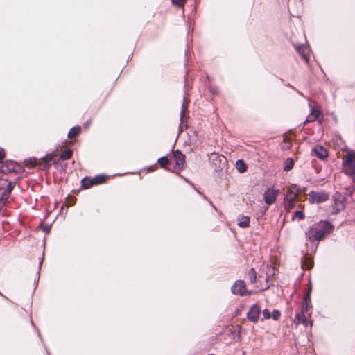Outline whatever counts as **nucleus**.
I'll return each mask as SVG.
<instances>
[{
	"label": "nucleus",
	"mask_w": 355,
	"mask_h": 355,
	"mask_svg": "<svg viewBox=\"0 0 355 355\" xmlns=\"http://www.w3.org/2000/svg\"><path fill=\"white\" fill-rule=\"evenodd\" d=\"M334 230V226L326 220H321L313 224L305 232L306 239V248H310V252H316L318 242L324 239L327 234H330Z\"/></svg>",
	"instance_id": "obj_1"
},
{
	"label": "nucleus",
	"mask_w": 355,
	"mask_h": 355,
	"mask_svg": "<svg viewBox=\"0 0 355 355\" xmlns=\"http://www.w3.org/2000/svg\"><path fill=\"white\" fill-rule=\"evenodd\" d=\"M343 172L349 175L353 176L355 175V151L349 150L345 155L343 162Z\"/></svg>",
	"instance_id": "obj_2"
},
{
	"label": "nucleus",
	"mask_w": 355,
	"mask_h": 355,
	"mask_svg": "<svg viewBox=\"0 0 355 355\" xmlns=\"http://www.w3.org/2000/svg\"><path fill=\"white\" fill-rule=\"evenodd\" d=\"M309 200L312 204H319L326 202L329 200V195L326 191H311L309 194Z\"/></svg>",
	"instance_id": "obj_3"
},
{
	"label": "nucleus",
	"mask_w": 355,
	"mask_h": 355,
	"mask_svg": "<svg viewBox=\"0 0 355 355\" xmlns=\"http://www.w3.org/2000/svg\"><path fill=\"white\" fill-rule=\"evenodd\" d=\"M231 291L234 295L241 296H246L252 294L251 291H248L245 288V283L242 280H237L231 287Z\"/></svg>",
	"instance_id": "obj_4"
},
{
	"label": "nucleus",
	"mask_w": 355,
	"mask_h": 355,
	"mask_svg": "<svg viewBox=\"0 0 355 355\" xmlns=\"http://www.w3.org/2000/svg\"><path fill=\"white\" fill-rule=\"evenodd\" d=\"M16 185L15 182H9L7 184L6 188L4 189L3 193L0 196V205L2 207L6 206L8 202V200L10 197L11 193Z\"/></svg>",
	"instance_id": "obj_5"
},
{
	"label": "nucleus",
	"mask_w": 355,
	"mask_h": 355,
	"mask_svg": "<svg viewBox=\"0 0 355 355\" xmlns=\"http://www.w3.org/2000/svg\"><path fill=\"white\" fill-rule=\"evenodd\" d=\"M57 156L55 152H53L50 154L46 155L44 157L41 159L39 162L40 167L42 169H49L51 166L52 162L55 164V161L54 160L55 157Z\"/></svg>",
	"instance_id": "obj_6"
},
{
	"label": "nucleus",
	"mask_w": 355,
	"mask_h": 355,
	"mask_svg": "<svg viewBox=\"0 0 355 355\" xmlns=\"http://www.w3.org/2000/svg\"><path fill=\"white\" fill-rule=\"evenodd\" d=\"M279 191L274 189H268L263 193V199L266 204L271 205L274 203L278 196Z\"/></svg>",
	"instance_id": "obj_7"
},
{
	"label": "nucleus",
	"mask_w": 355,
	"mask_h": 355,
	"mask_svg": "<svg viewBox=\"0 0 355 355\" xmlns=\"http://www.w3.org/2000/svg\"><path fill=\"white\" fill-rule=\"evenodd\" d=\"M260 313V307L257 304H253L247 313V318L250 321L256 322L259 319Z\"/></svg>",
	"instance_id": "obj_8"
},
{
	"label": "nucleus",
	"mask_w": 355,
	"mask_h": 355,
	"mask_svg": "<svg viewBox=\"0 0 355 355\" xmlns=\"http://www.w3.org/2000/svg\"><path fill=\"white\" fill-rule=\"evenodd\" d=\"M297 194L293 192L291 189H288L287 193L284 198L285 201V208L286 209H291L295 206V200L296 198Z\"/></svg>",
	"instance_id": "obj_9"
},
{
	"label": "nucleus",
	"mask_w": 355,
	"mask_h": 355,
	"mask_svg": "<svg viewBox=\"0 0 355 355\" xmlns=\"http://www.w3.org/2000/svg\"><path fill=\"white\" fill-rule=\"evenodd\" d=\"M294 47L295 48L297 53L302 56V59L308 62L309 58L310 49L308 46L305 45H297L294 44Z\"/></svg>",
	"instance_id": "obj_10"
},
{
	"label": "nucleus",
	"mask_w": 355,
	"mask_h": 355,
	"mask_svg": "<svg viewBox=\"0 0 355 355\" xmlns=\"http://www.w3.org/2000/svg\"><path fill=\"white\" fill-rule=\"evenodd\" d=\"M275 274V268L271 266H266V278H265V284L261 285L260 287V290L264 291L269 288L270 284H268L269 279L273 277Z\"/></svg>",
	"instance_id": "obj_11"
},
{
	"label": "nucleus",
	"mask_w": 355,
	"mask_h": 355,
	"mask_svg": "<svg viewBox=\"0 0 355 355\" xmlns=\"http://www.w3.org/2000/svg\"><path fill=\"white\" fill-rule=\"evenodd\" d=\"M313 154L320 159L327 157L328 152L327 149L322 146H315L312 150Z\"/></svg>",
	"instance_id": "obj_12"
},
{
	"label": "nucleus",
	"mask_w": 355,
	"mask_h": 355,
	"mask_svg": "<svg viewBox=\"0 0 355 355\" xmlns=\"http://www.w3.org/2000/svg\"><path fill=\"white\" fill-rule=\"evenodd\" d=\"M173 159L177 167L179 168H184L185 157L180 150H176L174 152Z\"/></svg>",
	"instance_id": "obj_13"
},
{
	"label": "nucleus",
	"mask_w": 355,
	"mask_h": 355,
	"mask_svg": "<svg viewBox=\"0 0 355 355\" xmlns=\"http://www.w3.org/2000/svg\"><path fill=\"white\" fill-rule=\"evenodd\" d=\"M313 253L310 252V248H307L306 254L304 257V259L302 261V268L305 270H309L313 266V262L311 258L310 257Z\"/></svg>",
	"instance_id": "obj_14"
},
{
	"label": "nucleus",
	"mask_w": 355,
	"mask_h": 355,
	"mask_svg": "<svg viewBox=\"0 0 355 355\" xmlns=\"http://www.w3.org/2000/svg\"><path fill=\"white\" fill-rule=\"evenodd\" d=\"M188 105H189V101L187 99V97L185 96L184 97L182 103V108H181V113H180V121L181 125L184 124V121L187 119V113L188 112Z\"/></svg>",
	"instance_id": "obj_15"
},
{
	"label": "nucleus",
	"mask_w": 355,
	"mask_h": 355,
	"mask_svg": "<svg viewBox=\"0 0 355 355\" xmlns=\"http://www.w3.org/2000/svg\"><path fill=\"white\" fill-rule=\"evenodd\" d=\"M306 313H302V312L297 313L295 317V320H294L295 323L296 324H299L302 323L305 327H307L308 324H309V321H308L306 316L305 315Z\"/></svg>",
	"instance_id": "obj_16"
},
{
	"label": "nucleus",
	"mask_w": 355,
	"mask_h": 355,
	"mask_svg": "<svg viewBox=\"0 0 355 355\" xmlns=\"http://www.w3.org/2000/svg\"><path fill=\"white\" fill-rule=\"evenodd\" d=\"M311 307H312V305H311V297H310V295L309 294H307L304 297V298L303 305H302V308L301 312H302V313H307L308 311Z\"/></svg>",
	"instance_id": "obj_17"
},
{
	"label": "nucleus",
	"mask_w": 355,
	"mask_h": 355,
	"mask_svg": "<svg viewBox=\"0 0 355 355\" xmlns=\"http://www.w3.org/2000/svg\"><path fill=\"white\" fill-rule=\"evenodd\" d=\"M320 115V112L317 109L313 108L310 114L307 116L305 123L309 122H313L318 119Z\"/></svg>",
	"instance_id": "obj_18"
},
{
	"label": "nucleus",
	"mask_w": 355,
	"mask_h": 355,
	"mask_svg": "<svg viewBox=\"0 0 355 355\" xmlns=\"http://www.w3.org/2000/svg\"><path fill=\"white\" fill-rule=\"evenodd\" d=\"M82 187L84 189H89L92 185H94V178L85 177L81 180Z\"/></svg>",
	"instance_id": "obj_19"
},
{
	"label": "nucleus",
	"mask_w": 355,
	"mask_h": 355,
	"mask_svg": "<svg viewBox=\"0 0 355 355\" xmlns=\"http://www.w3.org/2000/svg\"><path fill=\"white\" fill-rule=\"evenodd\" d=\"M238 220V225L241 228H246L250 225V218L248 216H242Z\"/></svg>",
	"instance_id": "obj_20"
},
{
	"label": "nucleus",
	"mask_w": 355,
	"mask_h": 355,
	"mask_svg": "<svg viewBox=\"0 0 355 355\" xmlns=\"http://www.w3.org/2000/svg\"><path fill=\"white\" fill-rule=\"evenodd\" d=\"M80 132V127L71 128L68 132V137L70 139H73V138L76 137V136H78Z\"/></svg>",
	"instance_id": "obj_21"
},
{
	"label": "nucleus",
	"mask_w": 355,
	"mask_h": 355,
	"mask_svg": "<svg viewBox=\"0 0 355 355\" xmlns=\"http://www.w3.org/2000/svg\"><path fill=\"white\" fill-rule=\"evenodd\" d=\"M293 165H294V162H293V159L288 158L284 163V170L285 171L288 172L293 168Z\"/></svg>",
	"instance_id": "obj_22"
},
{
	"label": "nucleus",
	"mask_w": 355,
	"mask_h": 355,
	"mask_svg": "<svg viewBox=\"0 0 355 355\" xmlns=\"http://www.w3.org/2000/svg\"><path fill=\"white\" fill-rule=\"evenodd\" d=\"M236 168L240 173H243L246 171L247 166L245 162L243 160H237L236 163Z\"/></svg>",
	"instance_id": "obj_23"
},
{
	"label": "nucleus",
	"mask_w": 355,
	"mask_h": 355,
	"mask_svg": "<svg viewBox=\"0 0 355 355\" xmlns=\"http://www.w3.org/2000/svg\"><path fill=\"white\" fill-rule=\"evenodd\" d=\"M248 277L252 284H253L256 282L257 274H256V271L254 268H251L249 270V272L248 273Z\"/></svg>",
	"instance_id": "obj_24"
},
{
	"label": "nucleus",
	"mask_w": 355,
	"mask_h": 355,
	"mask_svg": "<svg viewBox=\"0 0 355 355\" xmlns=\"http://www.w3.org/2000/svg\"><path fill=\"white\" fill-rule=\"evenodd\" d=\"M73 155V151L71 149H67L63 151L60 155V159H69Z\"/></svg>",
	"instance_id": "obj_25"
},
{
	"label": "nucleus",
	"mask_w": 355,
	"mask_h": 355,
	"mask_svg": "<svg viewBox=\"0 0 355 355\" xmlns=\"http://www.w3.org/2000/svg\"><path fill=\"white\" fill-rule=\"evenodd\" d=\"M107 178V177L103 175H96V177L94 178V184H99L103 183L106 181Z\"/></svg>",
	"instance_id": "obj_26"
},
{
	"label": "nucleus",
	"mask_w": 355,
	"mask_h": 355,
	"mask_svg": "<svg viewBox=\"0 0 355 355\" xmlns=\"http://www.w3.org/2000/svg\"><path fill=\"white\" fill-rule=\"evenodd\" d=\"M158 162L162 168H166L168 164V159L166 157H162L158 159Z\"/></svg>",
	"instance_id": "obj_27"
},
{
	"label": "nucleus",
	"mask_w": 355,
	"mask_h": 355,
	"mask_svg": "<svg viewBox=\"0 0 355 355\" xmlns=\"http://www.w3.org/2000/svg\"><path fill=\"white\" fill-rule=\"evenodd\" d=\"M304 218V214L302 211L298 210L295 211L293 218H298L299 220H303Z\"/></svg>",
	"instance_id": "obj_28"
},
{
	"label": "nucleus",
	"mask_w": 355,
	"mask_h": 355,
	"mask_svg": "<svg viewBox=\"0 0 355 355\" xmlns=\"http://www.w3.org/2000/svg\"><path fill=\"white\" fill-rule=\"evenodd\" d=\"M271 316L275 320H278L280 318L281 313L279 310L275 309L272 311Z\"/></svg>",
	"instance_id": "obj_29"
},
{
	"label": "nucleus",
	"mask_w": 355,
	"mask_h": 355,
	"mask_svg": "<svg viewBox=\"0 0 355 355\" xmlns=\"http://www.w3.org/2000/svg\"><path fill=\"white\" fill-rule=\"evenodd\" d=\"M262 313H263V320L269 319L271 317V313H270L269 310L267 309H263Z\"/></svg>",
	"instance_id": "obj_30"
},
{
	"label": "nucleus",
	"mask_w": 355,
	"mask_h": 355,
	"mask_svg": "<svg viewBox=\"0 0 355 355\" xmlns=\"http://www.w3.org/2000/svg\"><path fill=\"white\" fill-rule=\"evenodd\" d=\"M172 3L179 7H182L185 3V0H171Z\"/></svg>",
	"instance_id": "obj_31"
},
{
	"label": "nucleus",
	"mask_w": 355,
	"mask_h": 355,
	"mask_svg": "<svg viewBox=\"0 0 355 355\" xmlns=\"http://www.w3.org/2000/svg\"><path fill=\"white\" fill-rule=\"evenodd\" d=\"M5 157V152H4V150L3 148H0V162H1L3 161V159H4Z\"/></svg>",
	"instance_id": "obj_32"
},
{
	"label": "nucleus",
	"mask_w": 355,
	"mask_h": 355,
	"mask_svg": "<svg viewBox=\"0 0 355 355\" xmlns=\"http://www.w3.org/2000/svg\"><path fill=\"white\" fill-rule=\"evenodd\" d=\"M51 230V225H46L43 227V231L46 233H49Z\"/></svg>",
	"instance_id": "obj_33"
},
{
	"label": "nucleus",
	"mask_w": 355,
	"mask_h": 355,
	"mask_svg": "<svg viewBox=\"0 0 355 355\" xmlns=\"http://www.w3.org/2000/svg\"><path fill=\"white\" fill-rule=\"evenodd\" d=\"M210 92H211L213 94H214L216 92L215 91V89H210Z\"/></svg>",
	"instance_id": "obj_34"
},
{
	"label": "nucleus",
	"mask_w": 355,
	"mask_h": 355,
	"mask_svg": "<svg viewBox=\"0 0 355 355\" xmlns=\"http://www.w3.org/2000/svg\"><path fill=\"white\" fill-rule=\"evenodd\" d=\"M261 278H263V277L260 275L259 276V281H261Z\"/></svg>",
	"instance_id": "obj_35"
},
{
	"label": "nucleus",
	"mask_w": 355,
	"mask_h": 355,
	"mask_svg": "<svg viewBox=\"0 0 355 355\" xmlns=\"http://www.w3.org/2000/svg\"><path fill=\"white\" fill-rule=\"evenodd\" d=\"M89 125V122L87 123L85 125H86V127H87Z\"/></svg>",
	"instance_id": "obj_36"
},
{
	"label": "nucleus",
	"mask_w": 355,
	"mask_h": 355,
	"mask_svg": "<svg viewBox=\"0 0 355 355\" xmlns=\"http://www.w3.org/2000/svg\"><path fill=\"white\" fill-rule=\"evenodd\" d=\"M309 323H310V325L311 326L312 325V321H310Z\"/></svg>",
	"instance_id": "obj_37"
}]
</instances>
